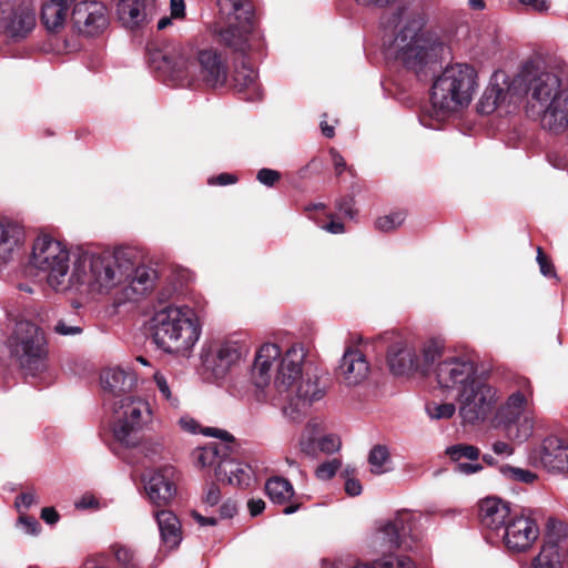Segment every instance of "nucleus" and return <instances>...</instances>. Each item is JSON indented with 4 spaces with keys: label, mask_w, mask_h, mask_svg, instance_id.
Masks as SVG:
<instances>
[{
    "label": "nucleus",
    "mask_w": 568,
    "mask_h": 568,
    "mask_svg": "<svg viewBox=\"0 0 568 568\" xmlns=\"http://www.w3.org/2000/svg\"><path fill=\"white\" fill-rule=\"evenodd\" d=\"M523 95L527 97V115L539 120L542 129L554 133L568 131V88H562L559 77L539 61L525 63L510 82L504 73H495L478 110L489 114L503 104H516Z\"/></svg>",
    "instance_id": "obj_1"
},
{
    "label": "nucleus",
    "mask_w": 568,
    "mask_h": 568,
    "mask_svg": "<svg viewBox=\"0 0 568 568\" xmlns=\"http://www.w3.org/2000/svg\"><path fill=\"white\" fill-rule=\"evenodd\" d=\"M132 271L131 252L80 250L72 254L71 267L62 294L87 297L109 294L128 278Z\"/></svg>",
    "instance_id": "obj_2"
},
{
    "label": "nucleus",
    "mask_w": 568,
    "mask_h": 568,
    "mask_svg": "<svg viewBox=\"0 0 568 568\" xmlns=\"http://www.w3.org/2000/svg\"><path fill=\"white\" fill-rule=\"evenodd\" d=\"M426 21V14L420 10L400 7L394 12V22L403 26L390 49L398 61L416 73L437 63L448 51L436 31L425 29Z\"/></svg>",
    "instance_id": "obj_3"
},
{
    "label": "nucleus",
    "mask_w": 568,
    "mask_h": 568,
    "mask_svg": "<svg viewBox=\"0 0 568 568\" xmlns=\"http://www.w3.org/2000/svg\"><path fill=\"white\" fill-rule=\"evenodd\" d=\"M153 59L155 68L181 87H192L202 81L207 87L217 88L227 80V65L215 49H203L195 55L182 49L172 54H159Z\"/></svg>",
    "instance_id": "obj_4"
},
{
    "label": "nucleus",
    "mask_w": 568,
    "mask_h": 568,
    "mask_svg": "<svg viewBox=\"0 0 568 568\" xmlns=\"http://www.w3.org/2000/svg\"><path fill=\"white\" fill-rule=\"evenodd\" d=\"M152 339L168 354L190 357L201 336V323L195 311L187 305H169L151 318Z\"/></svg>",
    "instance_id": "obj_5"
},
{
    "label": "nucleus",
    "mask_w": 568,
    "mask_h": 568,
    "mask_svg": "<svg viewBox=\"0 0 568 568\" xmlns=\"http://www.w3.org/2000/svg\"><path fill=\"white\" fill-rule=\"evenodd\" d=\"M306 348L303 344L296 343L288 347L282 355L276 344L265 343L255 354L252 367V382L263 389L270 385L272 371L276 364L274 388L280 396L290 393L294 385L304 376L307 366L305 365Z\"/></svg>",
    "instance_id": "obj_6"
},
{
    "label": "nucleus",
    "mask_w": 568,
    "mask_h": 568,
    "mask_svg": "<svg viewBox=\"0 0 568 568\" xmlns=\"http://www.w3.org/2000/svg\"><path fill=\"white\" fill-rule=\"evenodd\" d=\"M477 87V73L473 67L462 63L447 67L432 87L430 116L442 121L449 113L467 106Z\"/></svg>",
    "instance_id": "obj_7"
},
{
    "label": "nucleus",
    "mask_w": 568,
    "mask_h": 568,
    "mask_svg": "<svg viewBox=\"0 0 568 568\" xmlns=\"http://www.w3.org/2000/svg\"><path fill=\"white\" fill-rule=\"evenodd\" d=\"M114 439L125 447H135L141 432L151 423L152 410L148 400L130 395L112 400Z\"/></svg>",
    "instance_id": "obj_8"
},
{
    "label": "nucleus",
    "mask_w": 568,
    "mask_h": 568,
    "mask_svg": "<svg viewBox=\"0 0 568 568\" xmlns=\"http://www.w3.org/2000/svg\"><path fill=\"white\" fill-rule=\"evenodd\" d=\"M72 256L68 247L48 235L39 236L33 244L32 263L45 274L47 283L62 294L70 272Z\"/></svg>",
    "instance_id": "obj_9"
},
{
    "label": "nucleus",
    "mask_w": 568,
    "mask_h": 568,
    "mask_svg": "<svg viewBox=\"0 0 568 568\" xmlns=\"http://www.w3.org/2000/svg\"><path fill=\"white\" fill-rule=\"evenodd\" d=\"M10 355L30 372L40 368L47 355L42 329L30 321L18 322L7 342Z\"/></svg>",
    "instance_id": "obj_10"
},
{
    "label": "nucleus",
    "mask_w": 568,
    "mask_h": 568,
    "mask_svg": "<svg viewBox=\"0 0 568 568\" xmlns=\"http://www.w3.org/2000/svg\"><path fill=\"white\" fill-rule=\"evenodd\" d=\"M459 415L466 424H476L486 419L493 412L497 402V389L480 378L457 394Z\"/></svg>",
    "instance_id": "obj_11"
},
{
    "label": "nucleus",
    "mask_w": 568,
    "mask_h": 568,
    "mask_svg": "<svg viewBox=\"0 0 568 568\" xmlns=\"http://www.w3.org/2000/svg\"><path fill=\"white\" fill-rule=\"evenodd\" d=\"M250 353L244 339L227 338L210 347L203 357V365L215 378L225 377Z\"/></svg>",
    "instance_id": "obj_12"
},
{
    "label": "nucleus",
    "mask_w": 568,
    "mask_h": 568,
    "mask_svg": "<svg viewBox=\"0 0 568 568\" xmlns=\"http://www.w3.org/2000/svg\"><path fill=\"white\" fill-rule=\"evenodd\" d=\"M36 23V7L31 0L0 6V28L9 38L16 41L27 38Z\"/></svg>",
    "instance_id": "obj_13"
},
{
    "label": "nucleus",
    "mask_w": 568,
    "mask_h": 568,
    "mask_svg": "<svg viewBox=\"0 0 568 568\" xmlns=\"http://www.w3.org/2000/svg\"><path fill=\"white\" fill-rule=\"evenodd\" d=\"M412 531V514L408 510L397 511L392 518L382 520L374 534V545L381 551H390L406 547Z\"/></svg>",
    "instance_id": "obj_14"
},
{
    "label": "nucleus",
    "mask_w": 568,
    "mask_h": 568,
    "mask_svg": "<svg viewBox=\"0 0 568 568\" xmlns=\"http://www.w3.org/2000/svg\"><path fill=\"white\" fill-rule=\"evenodd\" d=\"M71 22L73 29L80 34L98 36L108 28V9L102 2L95 0L74 1Z\"/></svg>",
    "instance_id": "obj_15"
},
{
    "label": "nucleus",
    "mask_w": 568,
    "mask_h": 568,
    "mask_svg": "<svg viewBox=\"0 0 568 568\" xmlns=\"http://www.w3.org/2000/svg\"><path fill=\"white\" fill-rule=\"evenodd\" d=\"M504 544L509 551L524 552L532 547L539 537L536 520L524 514H515L501 532Z\"/></svg>",
    "instance_id": "obj_16"
},
{
    "label": "nucleus",
    "mask_w": 568,
    "mask_h": 568,
    "mask_svg": "<svg viewBox=\"0 0 568 568\" xmlns=\"http://www.w3.org/2000/svg\"><path fill=\"white\" fill-rule=\"evenodd\" d=\"M437 382L443 388L455 389L459 394L477 377L476 367L469 359L453 357L438 364Z\"/></svg>",
    "instance_id": "obj_17"
},
{
    "label": "nucleus",
    "mask_w": 568,
    "mask_h": 568,
    "mask_svg": "<svg viewBox=\"0 0 568 568\" xmlns=\"http://www.w3.org/2000/svg\"><path fill=\"white\" fill-rule=\"evenodd\" d=\"M175 470L171 466L161 467L143 475L144 491L155 507L168 506L176 495Z\"/></svg>",
    "instance_id": "obj_18"
},
{
    "label": "nucleus",
    "mask_w": 568,
    "mask_h": 568,
    "mask_svg": "<svg viewBox=\"0 0 568 568\" xmlns=\"http://www.w3.org/2000/svg\"><path fill=\"white\" fill-rule=\"evenodd\" d=\"M324 395L325 387L321 385L318 376L306 368L304 376L294 385L292 390L282 396L284 399L288 400H293L295 397L300 403L296 404V407H293L292 404L290 406H284L283 413L292 420H296L301 416L302 409L300 405H311L313 402L322 399Z\"/></svg>",
    "instance_id": "obj_19"
},
{
    "label": "nucleus",
    "mask_w": 568,
    "mask_h": 568,
    "mask_svg": "<svg viewBox=\"0 0 568 568\" xmlns=\"http://www.w3.org/2000/svg\"><path fill=\"white\" fill-rule=\"evenodd\" d=\"M568 545V525L552 524L547 532V540L532 561V568H561V554Z\"/></svg>",
    "instance_id": "obj_20"
},
{
    "label": "nucleus",
    "mask_w": 568,
    "mask_h": 568,
    "mask_svg": "<svg viewBox=\"0 0 568 568\" xmlns=\"http://www.w3.org/2000/svg\"><path fill=\"white\" fill-rule=\"evenodd\" d=\"M387 365L396 376L415 372L419 361L414 344L403 336H394L387 349Z\"/></svg>",
    "instance_id": "obj_21"
},
{
    "label": "nucleus",
    "mask_w": 568,
    "mask_h": 568,
    "mask_svg": "<svg viewBox=\"0 0 568 568\" xmlns=\"http://www.w3.org/2000/svg\"><path fill=\"white\" fill-rule=\"evenodd\" d=\"M204 435L222 438L224 442H229L232 436L219 428H205L202 432ZM230 454V447L226 443L221 444H209L203 447H197L193 450V460L197 467L201 468H214V471L220 468Z\"/></svg>",
    "instance_id": "obj_22"
},
{
    "label": "nucleus",
    "mask_w": 568,
    "mask_h": 568,
    "mask_svg": "<svg viewBox=\"0 0 568 568\" xmlns=\"http://www.w3.org/2000/svg\"><path fill=\"white\" fill-rule=\"evenodd\" d=\"M371 372L366 356L358 349L347 348L339 362L337 374L347 386H357L367 379Z\"/></svg>",
    "instance_id": "obj_23"
},
{
    "label": "nucleus",
    "mask_w": 568,
    "mask_h": 568,
    "mask_svg": "<svg viewBox=\"0 0 568 568\" xmlns=\"http://www.w3.org/2000/svg\"><path fill=\"white\" fill-rule=\"evenodd\" d=\"M131 256L133 257L132 253ZM156 278L158 274L154 268L146 265H135L132 258V271L128 278L120 284L124 300H139L153 288Z\"/></svg>",
    "instance_id": "obj_24"
},
{
    "label": "nucleus",
    "mask_w": 568,
    "mask_h": 568,
    "mask_svg": "<svg viewBox=\"0 0 568 568\" xmlns=\"http://www.w3.org/2000/svg\"><path fill=\"white\" fill-rule=\"evenodd\" d=\"M509 504L497 497H487L479 504V517L484 527L497 534L503 532L507 521L515 515Z\"/></svg>",
    "instance_id": "obj_25"
},
{
    "label": "nucleus",
    "mask_w": 568,
    "mask_h": 568,
    "mask_svg": "<svg viewBox=\"0 0 568 568\" xmlns=\"http://www.w3.org/2000/svg\"><path fill=\"white\" fill-rule=\"evenodd\" d=\"M154 8V0H119L118 17L125 28L136 29L146 24Z\"/></svg>",
    "instance_id": "obj_26"
},
{
    "label": "nucleus",
    "mask_w": 568,
    "mask_h": 568,
    "mask_svg": "<svg viewBox=\"0 0 568 568\" xmlns=\"http://www.w3.org/2000/svg\"><path fill=\"white\" fill-rule=\"evenodd\" d=\"M227 27L224 28L221 22H215L213 24V32L217 36V39L221 43L231 48L237 52H246L250 44V33L253 28V23H226Z\"/></svg>",
    "instance_id": "obj_27"
},
{
    "label": "nucleus",
    "mask_w": 568,
    "mask_h": 568,
    "mask_svg": "<svg viewBox=\"0 0 568 568\" xmlns=\"http://www.w3.org/2000/svg\"><path fill=\"white\" fill-rule=\"evenodd\" d=\"M101 384L105 392L113 396V400L129 394L136 384V377L131 371L120 367L104 369L101 374Z\"/></svg>",
    "instance_id": "obj_28"
},
{
    "label": "nucleus",
    "mask_w": 568,
    "mask_h": 568,
    "mask_svg": "<svg viewBox=\"0 0 568 568\" xmlns=\"http://www.w3.org/2000/svg\"><path fill=\"white\" fill-rule=\"evenodd\" d=\"M24 241L23 227L13 221H0V261L8 262L14 257Z\"/></svg>",
    "instance_id": "obj_29"
},
{
    "label": "nucleus",
    "mask_w": 568,
    "mask_h": 568,
    "mask_svg": "<svg viewBox=\"0 0 568 568\" xmlns=\"http://www.w3.org/2000/svg\"><path fill=\"white\" fill-rule=\"evenodd\" d=\"M530 395V384L525 382L521 390L514 392L509 395L505 404L498 408L497 418L499 423L508 426L519 420L520 416H523L526 410L528 397Z\"/></svg>",
    "instance_id": "obj_30"
},
{
    "label": "nucleus",
    "mask_w": 568,
    "mask_h": 568,
    "mask_svg": "<svg viewBox=\"0 0 568 568\" xmlns=\"http://www.w3.org/2000/svg\"><path fill=\"white\" fill-rule=\"evenodd\" d=\"M540 458L549 469L568 471V444L556 436L546 438L542 443Z\"/></svg>",
    "instance_id": "obj_31"
},
{
    "label": "nucleus",
    "mask_w": 568,
    "mask_h": 568,
    "mask_svg": "<svg viewBox=\"0 0 568 568\" xmlns=\"http://www.w3.org/2000/svg\"><path fill=\"white\" fill-rule=\"evenodd\" d=\"M160 537L169 549H175L182 541V526L178 516L168 509L154 511Z\"/></svg>",
    "instance_id": "obj_32"
},
{
    "label": "nucleus",
    "mask_w": 568,
    "mask_h": 568,
    "mask_svg": "<svg viewBox=\"0 0 568 568\" xmlns=\"http://www.w3.org/2000/svg\"><path fill=\"white\" fill-rule=\"evenodd\" d=\"M219 19L222 23H253V6L248 0H217Z\"/></svg>",
    "instance_id": "obj_33"
},
{
    "label": "nucleus",
    "mask_w": 568,
    "mask_h": 568,
    "mask_svg": "<svg viewBox=\"0 0 568 568\" xmlns=\"http://www.w3.org/2000/svg\"><path fill=\"white\" fill-rule=\"evenodd\" d=\"M75 0H45L42 4L41 20L51 32L61 30L69 17V10Z\"/></svg>",
    "instance_id": "obj_34"
},
{
    "label": "nucleus",
    "mask_w": 568,
    "mask_h": 568,
    "mask_svg": "<svg viewBox=\"0 0 568 568\" xmlns=\"http://www.w3.org/2000/svg\"><path fill=\"white\" fill-rule=\"evenodd\" d=\"M217 480L227 481L239 487H248L253 481V471L248 465L237 463L227 457L219 469L215 470Z\"/></svg>",
    "instance_id": "obj_35"
},
{
    "label": "nucleus",
    "mask_w": 568,
    "mask_h": 568,
    "mask_svg": "<svg viewBox=\"0 0 568 568\" xmlns=\"http://www.w3.org/2000/svg\"><path fill=\"white\" fill-rule=\"evenodd\" d=\"M265 490L268 498L278 505L287 503L294 495L292 484L282 477L270 478L265 484Z\"/></svg>",
    "instance_id": "obj_36"
},
{
    "label": "nucleus",
    "mask_w": 568,
    "mask_h": 568,
    "mask_svg": "<svg viewBox=\"0 0 568 568\" xmlns=\"http://www.w3.org/2000/svg\"><path fill=\"white\" fill-rule=\"evenodd\" d=\"M321 430V423L317 420H310L300 439V448L301 450L307 455V456H316L317 455V443L318 439L316 438V435Z\"/></svg>",
    "instance_id": "obj_37"
},
{
    "label": "nucleus",
    "mask_w": 568,
    "mask_h": 568,
    "mask_svg": "<svg viewBox=\"0 0 568 568\" xmlns=\"http://www.w3.org/2000/svg\"><path fill=\"white\" fill-rule=\"evenodd\" d=\"M371 471L375 475H382L389 470L390 455L384 445L374 446L368 454Z\"/></svg>",
    "instance_id": "obj_38"
},
{
    "label": "nucleus",
    "mask_w": 568,
    "mask_h": 568,
    "mask_svg": "<svg viewBox=\"0 0 568 568\" xmlns=\"http://www.w3.org/2000/svg\"><path fill=\"white\" fill-rule=\"evenodd\" d=\"M506 427L508 437L524 442L532 434L534 422L528 415H523L519 420Z\"/></svg>",
    "instance_id": "obj_39"
},
{
    "label": "nucleus",
    "mask_w": 568,
    "mask_h": 568,
    "mask_svg": "<svg viewBox=\"0 0 568 568\" xmlns=\"http://www.w3.org/2000/svg\"><path fill=\"white\" fill-rule=\"evenodd\" d=\"M256 78L257 73L254 68L246 65L245 63L236 68L234 72V83L240 91L251 88L254 89L256 85Z\"/></svg>",
    "instance_id": "obj_40"
},
{
    "label": "nucleus",
    "mask_w": 568,
    "mask_h": 568,
    "mask_svg": "<svg viewBox=\"0 0 568 568\" xmlns=\"http://www.w3.org/2000/svg\"><path fill=\"white\" fill-rule=\"evenodd\" d=\"M374 561L376 568H415L414 561L403 554L384 555Z\"/></svg>",
    "instance_id": "obj_41"
},
{
    "label": "nucleus",
    "mask_w": 568,
    "mask_h": 568,
    "mask_svg": "<svg viewBox=\"0 0 568 568\" xmlns=\"http://www.w3.org/2000/svg\"><path fill=\"white\" fill-rule=\"evenodd\" d=\"M405 220V214L402 212H394L388 215L378 217L375 221V226L382 232H390L399 227Z\"/></svg>",
    "instance_id": "obj_42"
},
{
    "label": "nucleus",
    "mask_w": 568,
    "mask_h": 568,
    "mask_svg": "<svg viewBox=\"0 0 568 568\" xmlns=\"http://www.w3.org/2000/svg\"><path fill=\"white\" fill-rule=\"evenodd\" d=\"M447 454L454 460H459L463 457L469 460H477L479 449L471 445H454L447 448Z\"/></svg>",
    "instance_id": "obj_43"
},
{
    "label": "nucleus",
    "mask_w": 568,
    "mask_h": 568,
    "mask_svg": "<svg viewBox=\"0 0 568 568\" xmlns=\"http://www.w3.org/2000/svg\"><path fill=\"white\" fill-rule=\"evenodd\" d=\"M426 412L433 419H447L455 414L456 406L453 403L428 404L426 406Z\"/></svg>",
    "instance_id": "obj_44"
},
{
    "label": "nucleus",
    "mask_w": 568,
    "mask_h": 568,
    "mask_svg": "<svg viewBox=\"0 0 568 568\" xmlns=\"http://www.w3.org/2000/svg\"><path fill=\"white\" fill-rule=\"evenodd\" d=\"M500 471L508 478L526 484L532 483L537 478L536 474L528 469L511 466H503Z\"/></svg>",
    "instance_id": "obj_45"
},
{
    "label": "nucleus",
    "mask_w": 568,
    "mask_h": 568,
    "mask_svg": "<svg viewBox=\"0 0 568 568\" xmlns=\"http://www.w3.org/2000/svg\"><path fill=\"white\" fill-rule=\"evenodd\" d=\"M154 382L156 384V387L160 392V394L162 395V397L169 402V404L173 407H178L179 405V399L176 396H174L171 392V387L165 378L164 375H162L161 373H155L154 374Z\"/></svg>",
    "instance_id": "obj_46"
},
{
    "label": "nucleus",
    "mask_w": 568,
    "mask_h": 568,
    "mask_svg": "<svg viewBox=\"0 0 568 568\" xmlns=\"http://www.w3.org/2000/svg\"><path fill=\"white\" fill-rule=\"evenodd\" d=\"M341 446V438L337 435L328 434L318 438L317 452L333 454L338 452Z\"/></svg>",
    "instance_id": "obj_47"
},
{
    "label": "nucleus",
    "mask_w": 568,
    "mask_h": 568,
    "mask_svg": "<svg viewBox=\"0 0 568 568\" xmlns=\"http://www.w3.org/2000/svg\"><path fill=\"white\" fill-rule=\"evenodd\" d=\"M339 467H341V462L338 459H332V460L321 464L316 468L315 475L321 480H328L332 477H334V475L339 469Z\"/></svg>",
    "instance_id": "obj_48"
},
{
    "label": "nucleus",
    "mask_w": 568,
    "mask_h": 568,
    "mask_svg": "<svg viewBox=\"0 0 568 568\" xmlns=\"http://www.w3.org/2000/svg\"><path fill=\"white\" fill-rule=\"evenodd\" d=\"M54 332L59 335L69 336L82 333V327L78 323L61 318L53 327Z\"/></svg>",
    "instance_id": "obj_49"
},
{
    "label": "nucleus",
    "mask_w": 568,
    "mask_h": 568,
    "mask_svg": "<svg viewBox=\"0 0 568 568\" xmlns=\"http://www.w3.org/2000/svg\"><path fill=\"white\" fill-rule=\"evenodd\" d=\"M17 527L20 528L24 534L36 536L40 531L39 521L29 516L21 515L17 521Z\"/></svg>",
    "instance_id": "obj_50"
},
{
    "label": "nucleus",
    "mask_w": 568,
    "mask_h": 568,
    "mask_svg": "<svg viewBox=\"0 0 568 568\" xmlns=\"http://www.w3.org/2000/svg\"><path fill=\"white\" fill-rule=\"evenodd\" d=\"M221 500V491L217 485L210 484L206 486L203 503L210 507L216 506Z\"/></svg>",
    "instance_id": "obj_51"
},
{
    "label": "nucleus",
    "mask_w": 568,
    "mask_h": 568,
    "mask_svg": "<svg viewBox=\"0 0 568 568\" xmlns=\"http://www.w3.org/2000/svg\"><path fill=\"white\" fill-rule=\"evenodd\" d=\"M537 262L540 267V272L544 276L555 277L556 272L551 262L548 261L547 256L544 254L540 247L537 248Z\"/></svg>",
    "instance_id": "obj_52"
},
{
    "label": "nucleus",
    "mask_w": 568,
    "mask_h": 568,
    "mask_svg": "<svg viewBox=\"0 0 568 568\" xmlns=\"http://www.w3.org/2000/svg\"><path fill=\"white\" fill-rule=\"evenodd\" d=\"M281 175L277 171L271 169H261L256 179L266 186L274 185L280 180Z\"/></svg>",
    "instance_id": "obj_53"
},
{
    "label": "nucleus",
    "mask_w": 568,
    "mask_h": 568,
    "mask_svg": "<svg viewBox=\"0 0 568 568\" xmlns=\"http://www.w3.org/2000/svg\"><path fill=\"white\" fill-rule=\"evenodd\" d=\"M528 10L545 13L550 9L549 0H518Z\"/></svg>",
    "instance_id": "obj_54"
},
{
    "label": "nucleus",
    "mask_w": 568,
    "mask_h": 568,
    "mask_svg": "<svg viewBox=\"0 0 568 568\" xmlns=\"http://www.w3.org/2000/svg\"><path fill=\"white\" fill-rule=\"evenodd\" d=\"M114 556H115L116 560L123 565L131 564V561L133 559V552L124 546L115 547Z\"/></svg>",
    "instance_id": "obj_55"
},
{
    "label": "nucleus",
    "mask_w": 568,
    "mask_h": 568,
    "mask_svg": "<svg viewBox=\"0 0 568 568\" xmlns=\"http://www.w3.org/2000/svg\"><path fill=\"white\" fill-rule=\"evenodd\" d=\"M237 513V505L234 500L227 499L220 507L222 518H232Z\"/></svg>",
    "instance_id": "obj_56"
},
{
    "label": "nucleus",
    "mask_w": 568,
    "mask_h": 568,
    "mask_svg": "<svg viewBox=\"0 0 568 568\" xmlns=\"http://www.w3.org/2000/svg\"><path fill=\"white\" fill-rule=\"evenodd\" d=\"M337 209L339 212H342L345 216H348L349 219H353L356 214L354 210L353 199H344L338 201Z\"/></svg>",
    "instance_id": "obj_57"
},
{
    "label": "nucleus",
    "mask_w": 568,
    "mask_h": 568,
    "mask_svg": "<svg viewBox=\"0 0 568 568\" xmlns=\"http://www.w3.org/2000/svg\"><path fill=\"white\" fill-rule=\"evenodd\" d=\"M362 484L355 478H348L345 481V491L348 496L355 497L362 493Z\"/></svg>",
    "instance_id": "obj_58"
},
{
    "label": "nucleus",
    "mask_w": 568,
    "mask_h": 568,
    "mask_svg": "<svg viewBox=\"0 0 568 568\" xmlns=\"http://www.w3.org/2000/svg\"><path fill=\"white\" fill-rule=\"evenodd\" d=\"M99 501L92 495H83L77 503L75 507L80 509L98 508Z\"/></svg>",
    "instance_id": "obj_59"
},
{
    "label": "nucleus",
    "mask_w": 568,
    "mask_h": 568,
    "mask_svg": "<svg viewBox=\"0 0 568 568\" xmlns=\"http://www.w3.org/2000/svg\"><path fill=\"white\" fill-rule=\"evenodd\" d=\"M474 460H471L470 463H458L456 465V470L460 474H465V475H469V474H474V473H477L481 469V466L480 464L478 463H473Z\"/></svg>",
    "instance_id": "obj_60"
},
{
    "label": "nucleus",
    "mask_w": 568,
    "mask_h": 568,
    "mask_svg": "<svg viewBox=\"0 0 568 568\" xmlns=\"http://www.w3.org/2000/svg\"><path fill=\"white\" fill-rule=\"evenodd\" d=\"M423 354L425 362L430 364L439 356V348L435 344L430 343L424 347Z\"/></svg>",
    "instance_id": "obj_61"
},
{
    "label": "nucleus",
    "mask_w": 568,
    "mask_h": 568,
    "mask_svg": "<svg viewBox=\"0 0 568 568\" xmlns=\"http://www.w3.org/2000/svg\"><path fill=\"white\" fill-rule=\"evenodd\" d=\"M37 501V496L33 493H24L17 497L16 505L18 508H29Z\"/></svg>",
    "instance_id": "obj_62"
},
{
    "label": "nucleus",
    "mask_w": 568,
    "mask_h": 568,
    "mask_svg": "<svg viewBox=\"0 0 568 568\" xmlns=\"http://www.w3.org/2000/svg\"><path fill=\"white\" fill-rule=\"evenodd\" d=\"M237 181L236 176L230 173H222L209 180L210 184L229 185Z\"/></svg>",
    "instance_id": "obj_63"
},
{
    "label": "nucleus",
    "mask_w": 568,
    "mask_h": 568,
    "mask_svg": "<svg viewBox=\"0 0 568 568\" xmlns=\"http://www.w3.org/2000/svg\"><path fill=\"white\" fill-rule=\"evenodd\" d=\"M179 424L181 428H183L185 432H189L191 434L197 433L199 424L192 417H181L179 420Z\"/></svg>",
    "instance_id": "obj_64"
}]
</instances>
